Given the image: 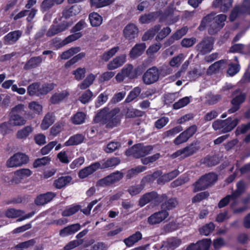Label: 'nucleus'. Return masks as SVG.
Returning <instances> with one entry per match:
<instances>
[{
    "instance_id": "49530a36",
    "label": "nucleus",
    "mask_w": 250,
    "mask_h": 250,
    "mask_svg": "<svg viewBox=\"0 0 250 250\" xmlns=\"http://www.w3.org/2000/svg\"><path fill=\"white\" fill-rule=\"evenodd\" d=\"M121 147V144L120 142L112 141L107 144L104 150L105 152L110 153L113 152Z\"/></svg>"
},
{
    "instance_id": "6e6552de",
    "label": "nucleus",
    "mask_w": 250,
    "mask_h": 250,
    "mask_svg": "<svg viewBox=\"0 0 250 250\" xmlns=\"http://www.w3.org/2000/svg\"><path fill=\"white\" fill-rule=\"evenodd\" d=\"M213 48V41L211 37L204 38L195 46L196 50L199 54L204 55L210 52Z\"/></svg>"
},
{
    "instance_id": "680f3d73",
    "label": "nucleus",
    "mask_w": 250,
    "mask_h": 250,
    "mask_svg": "<svg viewBox=\"0 0 250 250\" xmlns=\"http://www.w3.org/2000/svg\"><path fill=\"white\" fill-rule=\"evenodd\" d=\"M172 70L168 66L163 65L158 67V72L159 78L160 77H165L166 76L171 73Z\"/></svg>"
},
{
    "instance_id": "c03bdc74",
    "label": "nucleus",
    "mask_w": 250,
    "mask_h": 250,
    "mask_svg": "<svg viewBox=\"0 0 250 250\" xmlns=\"http://www.w3.org/2000/svg\"><path fill=\"white\" fill-rule=\"evenodd\" d=\"M81 49L80 47H71L68 50L64 51L61 55L62 60H67L73 56L74 54L79 52Z\"/></svg>"
},
{
    "instance_id": "ea45409f",
    "label": "nucleus",
    "mask_w": 250,
    "mask_h": 250,
    "mask_svg": "<svg viewBox=\"0 0 250 250\" xmlns=\"http://www.w3.org/2000/svg\"><path fill=\"white\" fill-rule=\"evenodd\" d=\"M199 147L197 145L196 143H191L189 146L184 148L185 154L181 157L182 159L190 156L195 153L198 149Z\"/></svg>"
},
{
    "instance_id": "37998d69",
    "label": "nucleus",
    "mask_w": 250,
    "mask_h": 250,
    "mask_svg": "<svg viewBox=\"0 0 250 250\" xmlns=\"http://www.w3.org/2000/svg\"><path fill=\"white\" fill-rule=\"evenodd\" d=\"M32 131L33 128L31 126H26L17 132L16 137L19 139H25L29 136Z\"/></svg>"
},
{
    "instance_id": "ddd939ff",
    "label": "nucleus",
    "mask_w": 250,
    "mask_h": 250,
    "mask_svg": "<svg viewBox=\"0 0 250 250\" xmlns=\"http://www.w3.org/2000/svg\"><path fill=\"white\" fill-rule=\"evenodd\" d=\"M169 215V213L165 209L157 211L151 215L147 218L148 223L151 225L159 224Z\"/></svg>"
},
{
    "instance_id": "8fccbe9b",
    "label": "nucleus",
    "mask_w": 250,
    "mask_h": 250,
    "mask_svg": "<svg viewBox=\"0 0 250 250\" xmlns=\"http://www.w3.org/2000/svg\"><path fill=\"white\" fill-rule=\"evenodd\" d=\"M68 94L67 92L64 91L60 93H55L51 97L50 102L52 104H57L62 101Z\"/></svg>"
},
{
    "instance_id": "423d86ee",
    "label": "nucleus",
    "mask_w": 250,
    "mask_h": 250,
    "mask_svg": "<svg viewBox=\"0 0 250 250\" xmlns=\"http://www.w3.org/2000/svg\"><path fill=\"white\" fill-rule=\"evenodd\" d=\"M124 176V173L120 171H116L98 180L96 186L98 187H108L114 185L120 182Z\"/></svg>"
},
{
    "instance_id": "0e129e2a",
    "label": "nucleus",
    "mask_w": 250,
    "mask_h": 250,
    "mask_svg": "<svg viewBox=\"0 0 250 250\" xmlns=\"http://www.w3.org/2000/svg\"><path fill=\"white\" fill-rule=\"evenodd\" d=\"M91 6L99 8L109 4L108 0H90Z\"/></svg>"
},
{
    "instance_id": "4d7b16f0",
    "label": "nucleus",
    "mask_w": 250,
    "mask_h": 250,
    "mask_svg": "<svg viewBox=\"0 0 250 250\" xmlns=\"http://www.w3.org/2000/svg\"><path fill=\"white\" fill-rule=\"evenodd\" d=\"M81 206L79 205H75L66 209L62 212V215L63 216H69L73 215L81 209Z\"/></svg>"
},
{
    "instance_id": "09e8293b",
    "label": "nucleus",
    "mask_w": 250,
    "mask_h": 250,
    "mask_svg": "<svg viewBox=\"0 0 250 250\" xmlns=\"http://www.w3.org/2000/svg\"><path fill=\"white\" fill-rule=\"evenodd\" d=\"M141 92V88L137 86L131 90L125 99V103H130L136 99Z\"/></svg>"
},
{
    "instance_id": "39448f33",
    "label": "nucleus",
    "mask_w": 250,
    "mask_h": 250,
    "mask_svg": "<svg viewBox=\"0 0 250 250\" xmlns=\"http://www.w3.org/2000/svg\"><path fill=\"white\" fill-rule=\"evenodd\" d=\"M152 146H145L143 144L139 143L132 146L130 148L127 149L125 154L126 156H132L134 158H139L144 157L148 154L153 150Z\"/></svg>"
},
{
    "instance_id": "de8ad7c7",
    "label": "nucleus",
    "mask_w": 250,
    "mask_h": 250,
    "mask_svg": "<svg viewBox=\"0 0 250 250\" xmlns=\"http://www.w3.org/2000/svg\"><path fill=\"white\" fill-rule=\"evenodd\" d=\"M119 50V46H115L104 53L101 59L104 62H107Z\"/></svg>"
},
{
    "instance_id": "5701e85b",
    "label": "nucleus",
    "mask_w": 250,
    "mask_h": 250,
    "mask_svg": "<svg viewBox=\"0 0 250 250\" xmlns=\"http://www.w3.org/2000/svg\"><path fill=\"white\" fill-rule=\"evenodd\" d=\"M233 0H215L213 5L215 7H220L222 12H227L232 6Z\"/></svg>"
},
{
    "instance_id": "1a4fd4ad",
    "label": "nucleus",
    "mask_w": 250,
    "mask_h": 250,
    "mask_svg": "<svg viewBox=\"0 0 250 250\" xmlns=\"http://www.w3.org/2000/svg\"><path fill=\"white\" fill-rule=\"evenodd\" d=\"M159 80L158 67L155 66L148 68L142 76L143 82L147 85L154 84Z\"/></svg>"
},
{
    "instance_id": "4c0bfd02",
    "label": "nucleus",
    "mask_w": 250,
    "mask_h": 250,
    "mask_svg": "<svg viewBox=\"0 0 250 250\" xmlns=\"http://www.w3.org/2000/svg\"><path fill=\"white\" fill-rule=\"evenodd\" d=\"M41 83H34L29 85L27 87V93L30 96H40Z\"/></svg>"
},
{
    "instance_id": "473e14b6",
    "label": "nucleus",
    "mask_w": 250,
    "mask_h": 250,
    "mask_svg": "<svg viewBox=\"0 0 250 250\" xmlns=\"http://www.w3.org/2000/svg\"><path fill=\"white\" fill-rule=\"evenodd\" d=\"M161 26L159 24L155 25L153 27L150 28L145 33L142 38L143 41H146L151 40L156 33L158 32L161 29Z\"/></svg>"
},
{
    "instance_id": "9b49d317",
    "label": "nucleus",
    "mask_w": 250,
    "mask_h": 250,
    "mask_svg": "<svg viewBox=\"0 0 250 250\" xmlns=\"http://www.w3.org/2000/svg\"><path fill=\"white\" fill-rule=\"evenodd\" d=\"M162 203L161 208L167 211L172 209L178 204L176 198H168L166 194L160 195L158 204Z\"/></svg>"
},
{
    "instance_id": "774afa93",
    "label": "nucleus",
    "mask_w": 250,
    "mask_h": 250,
    "mask_svg": "<svg viewBox=\"0 0 250 250\" xmlns=\"http://www.w3.org/2000/svg\"><path fill=\"white\" fill-rule=\"evenodd\" d=\"M50 161V158L48 157H43L42 158L36 159L33 163L34 167H38L43 166L48 164Z\"/></svg>"
},
{
    "instance_id": "13d9d810",
    "label": "nucleus",
    "mask_w": 250,
    "mask_h": 250,
    "mask_svg": "<svg viewBox=\"0 0 250 250\" xmlns=\"http://www.w3.org/2000/svg\"><path fill=\"white\" fill-rule=\"evenodd\" d=\"M55 86L53 83H46L42 85L41 84V95H44L52 90Z\"/></svg>"
},
{
    "instance_id": "a18cd8bd",
    "label": "nucleus",
    "mask_w": 250,
    "mask_h": 250,
    "mask_svg": "<svg viewBox=\"0 0 250 250\" xmlns=\"http://www.w3.org/2000/svg\"><path fill=\"white\" fill-rule=\"evenodd\" d=\"M23 213L21 210L10 208L5 211V215L7 218H15L21 216Z\"/></svg>"
},
{
    "instance_id": "338daca9",
    "label": "nucleus",
    "mask_w": 250,
    "mask_h": 250,
    "mask_svg": "<svg viewBox=\"0 0 250 250\" xmlns=\"http://www.w3.org/2000/svg\"><path fill=\"white\" fill-rule=\"evenodd\" d=\"M85 116V115L83 112L77 113L72 119L73 123L76 125L82 124L84 122Z\"/></svg>"
},
{
    "instance_id": "4468645a",
    "label": "nucleus",
    "mask_w": 250,
    "mask_h": 250,
    "mask_svg": "<svg viewBox=\"0 0 250 250\" xmlns=\"http://www.w3.org/2000/svg\"><path fill=\"white\" fill-rule=\"evenodd\" d=\"M169 215V213L165 209L157 211L151 215L147 218L148 223L151 225L159 224Z\"/></svg>"
},
{
    "instance_id": "c9c22d12",
    "label": "nucleus",
    "mask_w": 250,
    "mask_h": 250,
    "mask_svg": "<svg viewBox=\"0 0 250 250\" xmlns=\"http://www.w3.org/2000/svg\"><path fill=\"white\" fill-rule=\"evenodd\" d=\"M55 122L54 116L53 113H48L44 117L41 127L42 129L46 130L51 126Z\"/></svg>"
},
{
    "instance_id": "aec40b11",
    "label": "nucleus",
    "mask_w": 250,
    "mask_h": 250,
    "mask_svg": "<svg viewBox=\"0 0 250 250\" xmlns=\"http://www.w3.org/2000/svg\"><path fill=\"white\" fill-rule=\"evenodd\" d=\"M100 165L99 163L96 162L81 169L79 172V177L81 179L86 178L100 168Z\"/></svg>"
},
{
    "instance_id": "0eeeda50",
    "label": "nucleus",
    "mask_w": 250,
    "mask_h": 250,
    "mask_svg": "<svg viewBox=\"0 0 250 250\" xmlns=\"http://www.w3.org/2000/svg\"><path fill=\"white\" fill-rule=\"evenodd\" d=\"M231 96L233 97L231 101L232 106L229 109V113H233L237 111L240 108V105L245 102L246 98V94L242 92L239 88L234 90Z\"/></svg>"
},
{
    "instance_id": "e2e57ef3",
    "label": "nucleus",
    "mask_w": 250,
    "mask_h": 250,
    "mask_svg": "<svg viewBox=\"0 0 250 250\" xmlns=\"http://www.w3.org/2000/svg\"><path fill=\"white\" fill-rule=\"evenodd\" d=\"M92 96L93 93L89 89H88L79 97V100L82 103L85 104L89 102Z\"/></svg>"
},
{
    "instance_id": "dca6fc26",
    "label": "nucleus",
    "mask_w": 250,
    "mask_h": 250,
    "mask_svg": "<svg viewBox=\"0 0 250 250\" xmlns=\"http://www.w3.org/2000/svg\"><path fill=\"white\" fill-rule=\"evenodd\" d=\"M211 241L210 239H205L198 241L196 244L191 243L187 250H208Z\"/></svg>"
},
{
    "instance_id": "3c124183",
    "label": "nucleus",
    "mask_w": 250,
    "mask_h": 250,
    "mask_svg": "<svg viewBox=\"0 0 250 250\" xmlns=\"http://www.w3.org/2000/svg\"><path fill=\"white\" fill-rule=\"evenodd\" d=\"M95 79V77L93 74H90L88 75L80 84V88L81 89H86L93 83Z\"/></svg>"
},
{
    "instance_id": "e433bc0d",
    "label": "nucleus",
    "mask_w": 250,
    "mask_h": 250,
    "mask_svg": "<svg viewBox=\"0 0 250 250\" xmlns=\"http://www.w3.org/2000/svg\"><path fill=\"white\" fill-rule=\"evenodd\" d=\"M159 16L158 12H151L140 17L139 21L142 23H149L155 21Z\"/></svg>"
},
{
    "instance_id": "412c9836",
    "label": "nucleus",
    "mask_w": 250,
    "mask_h": 250,
    "mask_svg": "<svg viewBox=\"0 0 250 250\" xmlns=\"http://www.w3.org/2000/svg\"><path fill=\"white\" fill-rule=\"evenodd\" d=\"M121 160L118 157H111L106 160H102L99 162L100 165L99 168L101 169L107 168L115 167L120 163Z\"/></svg>"
},
{
    "instance_id": "b1692460",
    "label": "nucleus",
    "mask_w": 250,
    "mask_h": 250,
    "mask_svg": "<svg viewBox=\"0 0 250 250\" xmlns=\"http://www.w3.org/2000/svg\"><path fill=\"white\" fill-rule=\"evenodd\" d=\"M146 48L145 43L136 44L131 50L129 53L130 58L135 59L141 56Z\"/></svg>"
},
{
    "instance_id": "a878e982",
    "label": "nucleus",
    "mask_w": 250,
    "mask_h": 250,
    "mask_svg": "<svg viewBox=\"0 0 250 250\" xmlns=\"http://www.w3.org/2000/svg\"><path fill=\"white\" fill-rule=\"evenodd\" d=\"M236 187V189L231 193L232 200H236L245 192L246 189V184L243 181L240 180L237 183Z\"/></svg>"
},
{
    "instance_id": "c85d7f7f",
    "label": "nucleus",
    "mask_w": 250,
    "mask_h": 250,
    "mask_svg": "<svg viewBox=\"0 0 250 250\" xmlns=\"http://www.w3.org/2000/svg\"><path fill=\"white\" fill-rule=\"evenodd\" d=\"M124 112L126 118L142 117L145 114V112L134 109L132 107H126L124 109Z\"/></svg>"
},
{
    "instance_id": "a19ab883",
    "label": "nucleus",
    "mask_w": 250,
    "mask_h": 250,
    "mask_svg": "<svg viewBox=\"0 0 250 250\" xmlns=\"http://www.w3.org/2000/svg\"><path fill=\"white\" fill-rule=\"evenodd\" d=\"M89 20L91 25L93 27L100 25L102 23L103 18L97 13H92L89 15Z\"/></svg>"
},
{
    "instance_id": "9d476101",
    "label": "nucleus",
    "mask_w": 250,
    "mask_h": 250,
    "mask_svg": "<svg viewBox=\"0 0 250 250\" xmlns=\"http://www.w3.org/2000/svg\"><path fill=\"white\" fill-rule=\"evenodd\" d=\"M28 161L27 155L22 153H17L7 160L6 165L9 167H19L27 164Z\"/></svg>"
},
{
    "instance_id": "f704fd0d",
    "label": "nucleus",
    "mask_w": 250,
    "mask_h": 250,
    "mask_svg": "<svg viewBox=\"0 0 250 250\" xmlns=\"http://www.w3.org/2000/svg\"><path fill=\"white\" fill-rule=\"evenodd\" d=\"M194 186L195 187V192L204 190L210 187L204 175L195 183Z\"/></svg>"
},
{
    "instance_id": "79ce46f5",
    "label": "nucleus",
    "mask_w": 250,
    "mask_h": 250,
    "mask_svg": "<svg viewBox=\"0 0 250 250\" xmlns=\"http://www.w3.org/2000/svg\"><path fill=\"white\" fill-rule=\"evenodd\" d=\"M225 62L223 60L215 62L214 63L209 66L207 70V73L208 74L211 75L213 73L218 72L220 69L222 67V66L225 63Z\"/></svg>"
},
{
    "instance_id": "bf43d9fd",
    "label": "nucleus",
    "mask_w": 250,
    "mask_h": 250,
    "mask_svg": "<svg viewBox=\"0 0 250 250\" xmlns=\"http://www.w3.org/2000/svg\"><path fill=\"white\" fill-rule=\"evenodd\" d=\"M210 187L212 186L218 180V175L214 172H209L204 175Z\"/></svg>"
},
{
    "instance_id": "c756f323",
    "label": "nucleus",
    "mask_w": 250,
    "mask_h": 250,
    "mask_svg": "<svg viewBox=\"0 0 250 250\" xmlns=\"http://www.w3.org/2000/svg\"><path fill=\"white\" fill-rule=\"evenodd\" d=\"M42 61L41 56L34 57L30 58L24 66L25 69H30L38 67Z\"/></svg>"
},
{
    "instance_id": "7ed1b4c3",
    "label": "nucleus",
    "mask_w": 250,
    "mask_h": 250,
    "mask_svg": "<svg viewBox=\"0 0 250 250\" xmlns=\"http://www.w3.org/2000/svg\"><path fill=\"white\" fill-rule=\"evenodd\" d=\"M142 73L141 68L138 66L135 68L131 64H126L118 73L115 77L116 81L121 82L124 81L125 78L129 79H134L138 77Z\"/></svg>"
},
{
    "instance_id": "f8f14e48",
    "label": "nucleus",
    "mask_w": 250,
    "mask_h": 250,
    "mask_svg": "<svg viewBox=\"0 0 250 250\" xmlns=\"http://www.w3.org/2000/svg\"><path fill=\"white\" fill-rule=\"evenodd\" d=\"M160 195L155 191L146 193L140 198L139 205L140 207H142L151 202L155 205H158Z\"/></svg>"
},
{
    "instance_id": "20e7f679",
    "label": "nucleus",
    "mask_w": 250,
    "mask_h": 250,
    "mask_svg": "<svg viewBox=\"0 0 250 250\" xmlns=\"http://www.w3.org/2000/svg\"><path fill=\"white\" fill-rule=\"evenodd\" d=\"M239 120L235 118L232 119L229 117L225 120H217L212 123V127L215 130L221 129L223 133L230 132L238 124Z\"/></svg>"
},
{
    "instance_id": "f03ea898",
    "label": "nucleus",
    "mask_w": 250,
    "mask_h": 250,
    "mask_svg": "<svg viewBox=\"0 0 250 250\" xmlns=\"http://www.w3.org/2000/svg\"><path fill=\"white\" fill-rule=\"evenodd\" d=\"M215 13H210L205 17L198 27L200 31L204 30L206 26L208 25V34L211 35L217 33L225 25L227 16L224 14H220L215 16Z\"/></svg>"
},
{
    "instance_id": "7c9ffc66",
    "label": "nucleus",
    "mask_w": 250,
    "mask_h": 250,
    "mask_svg": "<svg viewBox=\"0 0 250 250\" xmlns=\"http://www.w3.org/2000/svg\"><path fill=\"white\" fill-rule=\"evenodd\" d=\"M142 238V235L140 231H136L134 234L124 239V242L127 247H131Z\"/></svg>"
},
{
    "instance_id": "5fc2aeb1",
    "label": "nucleus",
    "mask_w": 250,
    "mask_h": 250,
    "mask_svg": "<svg viewBox=\"0 0 250 250\" xmlns=\"http://www.w3.org/2000/svg\"><path fill=\"white\" fill-rule=\"evenodd\" d=\"M215 229V225L212 222H210L204 226L200 229V232L201 234L207 236L212 232Z\"/></svg>"
},
{
    "instance_id": "a211bd4d",
    "label": "nucleus",
    "mask_w": 250,
    "mask_h": 250,
    "mask_svg": "<svg viewBox=\"0 0 250 250\" xmlns=\"http://www.w3.org/2000/svg\"><path fill=\"white\" fill-rule=\"evenodd\" d=\"M181 240L177 237L169 238L163 242L161 247L162 250H174L181 244Z\"/></svg>"
},
{
    "instance_id": "f257e3e1",
    "label": "nucleus",
    "mask_w": 250,
    "mask_h": 250,
    "mask_svg": "<svg viewBox=\"0 0 250 250\" xmlns=\"http://www.w3.org/2000/svg\"><path fill=\"white\" fill-rule=\"evenodd\" d=\"M119 112V108L110 109L109 107H105L96 114L94 122L95 123L105 125L106 128H113L120 123L121 116Z\"/></svg>"
},
{
    "instance_id": "72a5a7b5",
    "label": "nucleus",
    "mask_w": 250,
    "mask_h": 250,
    "mask_svg": "<svg viewBox=\"0 0 250 250\" xmlns=\"http://www.w3.org/2000/svg\"><path fill=\"white\" fill-rule=\"evenodd\" d=\"M80 12V9L77 5H74L68 9H65L62 12V16L65 19H68L70 17L75 16Z\"/></svg>"
},
{
    "instance_id": "4be33fe9",
    "label": "nucleus",
    "mask_w": 250,
    "mask_h": 250,
    "mask_svg": "<svg viewBox=\"0 0 250 250\" xmlns=\"http://www.w3.org/2000/svg\"><path fill=\"white\" fill-rule=\"evenodd\" d=\"M126 55L122 54L116 57L107 64V68L109 70H113L122 66L125 62Z\"/></svg>"
},
{
    "instance_id": "393cba45",
    "label": "nucleus",
    "mask_w": 250,
    "mask_h": 250,
    "mask_svg": "<svg viewBox=\"0 0 250 250\" xmlns=\"http://www.w3.org/2000/svg\"><path fill=\"white\" fill-rule=\"evenodd\" d=\"M26 120L18 114H10L9 123L12 126H21L24 125Z\"/></svg>"
},
{
    "instance_id": "cd10ccee",
    "label": "nucleus",
    "mask_w": 250,
    "mask_h": 250,
    "mask_svg": "<svg viewBox=\"0 0 250 250\" xmlns=\"http://www.w3.org/2000/svg\"><path fill=\"white\" fill-rule=\"evenodd\" d=\"M81 226L79 224H74L69 225L60 231V235L64 236L74 233L80 229Z\"/></svg>"
},
{
    "instance_id": "2f4dec72",
    "label": "nucleus",
    "mask_w": 250,
    "mask_h": 250,
    "mask_svg": "<svg viewBox=\"0 0 250 250\" xmlns=\"http://www.w3.org/2000/svg\"><path fill=\"white\" fill-rule=\"evenodd\" d=\"M219 163V158L216 155L207 156L201 160V163L208 167L217 165Z\"/></svg>"
},
{
    "instance_id": "6ab92c4d",
    "label": "nucleus",
    "mask_w": 250,
    "mask_h": 250,
    "mask_svg": "<svg viewBox=\"0 0 250 250\" xmlns=\"http://www.w3.org/2000/svg\"><path fill=\"white\" fill-rule=\"evenodd\" d=\"M22 35V31L15 30L8 33L4 37L3 42L5 45H12L15 44Z\"/></svg>"
},
{
    "instance_id": "58836bf2",
    "label": "nucleus",
    "mask_w": 250,
    "mask_h": 250,
    "mask_svg": "<svg viewBox=\"0 0 250 250\" xmlns=\"http://www.w3.org/2000/svg\"><path fill=\"white\" fill-rule=\"evenodd\" d=\"M84 139V137L80 134H77L71 136L69 139L66 141L64 145L66 146L77 145L82 143Z\"/></svg>"
},
{
    "instance_id": "2eb2a0df",
    "label": "nucleus",
    "mask_w": 250,
    "mask_h": 250,
    "mask_svg": "<svg viewBox=\"0 0 250 250\" xmlns=\"http://www.w3.org/2000/svg\"><path fill=\"white\" fill-rule=\"evenodd\" d=\"M56 196V194L53 192L41 194L35 198L34 203L38 206H43L52 201Z\"/></svg>"
},
{
    "instance_id": "864d4df0",
    "label": "nucleus",
    "mask_w": 250,
    "mask_h": 250,
    "mask_svg": "<svg viewBox=\"0 0 250 250\" xmlns=\"http://www.w3.org/2000/svg\"><path fill=\"white\" fill-rule=\"evenodd\" d=\"M82 36V34L81 32H77L72 35L68 36L64 40H63L61 43L62 46H64L66 44L75 41Z\"/></svg>"
},
{
    "instance_id": "69168bd1",
    "label": "nucleus",
    "mask_w": 250,
    "mask_h": 250,
    "mask_svg": "<svg viewBox=\"0 0 250 250\" xmlns=\"http://www.w3.org/2000/svg\"><path fill=\"white\" fill-rule=\"evenodd\" d=\"M86 69L85 68L79 67L76 70L72 72V74L75 75V78L76 80L80 81L85 77Z\"/></svg>"
},
{
    "instance_id": "603ef678",
    "label": "nucleus",
    "mask_w": 250,
    "mask_h": 250,
    "mask_svg": "<svg viewBox=\"0 0 250 250\" xmlns=\"http://www.w3.org/2000/svg\"><path fill=\"white\" fill-rule=\"evenodd\" d=\"M82 36V34L81 32H77L72 35L68 36L64 40H63L61 43L62 46H64L66 44L75 41Z\"/></svg>"
},
{
    "instance_id": "052dcab7",
    "label": "nucleus",
    "mask_w": 250,
    "mask_h": 250,
    "mask_svg": "<svg viewBox=\"0 0 250 250\" xmlns=\"http://www.w3.org/2000/svg\"><path fill=\"white\" fill-rule=\"evenodd\" d=\"M189 98L188 97H185L179 100L177 102L174 103L173 105V107L175 109H178L187 105L189 103Z\"/></svg>"
},
{
    "instance_id": "f3484780",
    "label": "nucleus",
    "mask_w": 250,
    "mask_h": 250,
    "mask_svg": "<svg viewBox=\"0 0 250 250\" xmlns=\"http://www.w3.org/2000/svg\"><path fill=\"white\" fill-rule=\"evenodd\" d=\"M139 30L137 26L133 23L127 24L123 30L124 37L128 40L135 39L138 35Z\"/></svg>"
},
{
    "instance_id": "6e6d98bb",
    "label": "nucleus",
    "mask_w": 250,
    "mask_h": 250,
    "mask_svg": "<svg viewBox=\"0 0 250 250\" xmlns=\"http://www.w3.org/2000/svg\"><path fill=\"white\" fill-rule=\"evenodd\" d=\"M85 53L84 52L80 53L79 54L73 57L70 60L67 61L65 64V67L66 68L69 67L71 65H73L74 64L77 62H78L82 60L83 58L85 57Z\"/></svg>"
},
{
    "instance_id": "bb28decb",
    "label": "nucleus",
    "mask_w": 250,
    "mask_h": 250,
    "mask_svg": "<svg viewBox=\"0 0 250 250\" xmlns=\"http://www.w3.org/2000/svg\"><path fill=\"white\" fill-rule=\"evenodd\" d=\"M71 180V176H62L54 181L53 186L57 189H61L65 187Z\"/></svg>"
}]
</instances>
